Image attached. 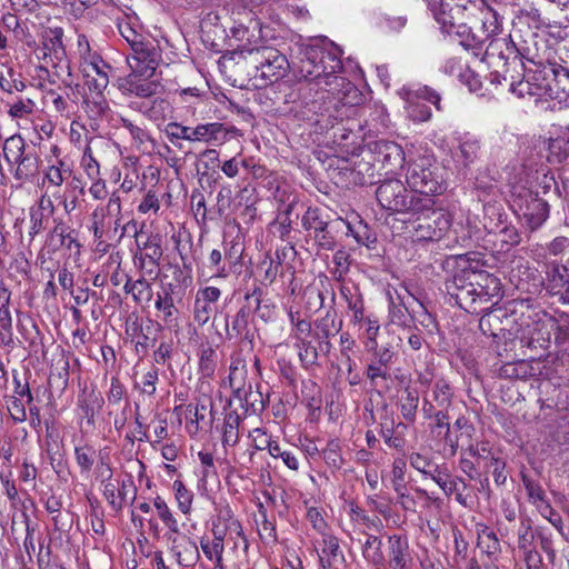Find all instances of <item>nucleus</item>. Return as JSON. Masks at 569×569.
Instances as JSON below:
<instances>
[{
    "mask_svg": "<svg viewBox=\"0 0 569 569\" xmlns=\"http://www.w3.org/2000/svg\"><path fill=\"white\" fill-rule=\"evenodd\" d=\"M342 51L332 42L310 43L299 47L297 72L308 81L300 88L301 117L333 128L337 121L358 114L362 101L361 91L346 78L342 71Z\"/></svg>",
    "mask_w": 569,
    "mask_h": 569,
    "instance_id": "1",
    "label": "nucleus"
},
{
    "mask_svg": "<svg viewBox=\"0 0 569 569\" xmlns=\"http://www.w3.org/2000/svg\"><path fill=\"white\" fill-rule=\"evenodd\" d=\"M536 66L542 62L537 53L526 48H518L510 36L493 39L487 46L483 61L491 69L488 79L491 84H507L509 91L519 98L540 97L538 87H530L525 77V62Z\"/></svg>",
    "mask_w": 569,
    "mask_h": 569,
    "instance_id": "2",
    "label": "nucleus"
},
{
    "mask_svg": "<svg viewBox=\"0 0 569 569\" xmlns=\"http://www.w3.org/2000/svg\"><path fill=\"white\" fill-rule=\"evenodd\" d=\"M231 33L240 41L233 53L252 68L250 74L257 87L270 86L286 77L290 69L289 61L277 48L264 43L258 21H251L250 26H234Z\"/></svg>",
    "mask_w": 569,
    "mask_h": 569,
    "instance_id": "3",
    "label": "nucleus"
},
{
    "mask_svg": "<svg viewBox=\"0 0 569 569\" xmlns=\"http://www.w3.org/2000/svg\"><path fill=\"white\" fill-rule=\"evenodd\" d=\"M406 182L413 191L425 196H437L445 192L447 184L443 168L427 149L409 151Z\"/></svg>",
    "mask_w": 569,
    "mask_h": 569,
    "instance_id": "4",
    "label": "nucleus"
},
{
    "mask_svg": "<svg viewBox=\"0 0 569 569\" xmlns=\"http://www.w3.org/2000/svg\"><path fill=\"white\" fill-rule=\"evenodd\" d=\"M63 30L50 28L42 36V44L36 49L34 54L41 61L40 69L52 74L67 87L72 84V74L66 49L62 43Z\"/></svg>",
    "mask_w": 569,
    "mask_h": 569,
    "instance_id": "5",
    "label": "nucleus"
},
{
    "mask_svg": "<svg viewBox=\"0 0 569 569\" xmlns=\"http://www.w3.org/2000/svg\"><path fill=\"white\" fill-rule=\"evenodd\" d=\"M426 207L410 211L416 219L411 222L412 237L417 241H438L451 227L450 216L441 210L432 209L431 199H422Z\"/></svg>",
    "mask_w": 569,
    "mask_h": 569,
    "instance_id": "6",
    "label": "nucleus"
},
{
    "mask_svg": "<svg viewBox=\"0 0 569 569\" xmlns=\"http://www.w3.org/2000/svg\"><path fill=\"white\" fill-rule=\"evenodd\" d=\"M81 72L86 79V86L94 93L92 100L86 99L87 107L94 116L104 113L108 103L102 92L109 84V73L111 67L102 59L100 54L91 57L84 62H80Z\"/></svg>",
    "mask_w": 569,
    "mask_h": 569,
    "instance_id": "7",
    "label": "nucleus"
},
{
    "mask_svg": "<svg viewBox=\"0 0 569 569\" xmlns=\"http://www.w3.org/2000/svg\"><path fill=\"white\" fill-rule=\"evenodd\" d=\"M122 219V202L119 193L113 191L107 203L97 206L91 212V230L98 246L103 244V239H113L118 234Z\"/></svg>",
    "mask_w": 569,
    "mask_h": 569,
    "instance_id": "8",
    "label": "nucleus"
},
{
    "mask_svg": "<svg viewBox=\"0 0 569 569\" xmlns=\"http://www.w3.org/2000/svg\"><path fill=\"white\" fill-rule=\"evenodd\" d=\"M376 197L385 210L390 212L418 211L426 207L422 198L410 196L399 179H387L376 190Z\"/></svg>",
    "mask_w": 569,
    "mask_h": 569,
    "instance_id": "9",
    "label": "nucleus"
},
{
    "mask_svg": "<svg viewBox=\"0 0 569 569\" xmlns=\"http://www.w3.org/2000/svg\"><path fill=\"white\" fill-rule=\"evenodd\" d=\"M511 208L531 230L539 228L549 217L548 202L526 188L513 191Z\"/></svg>",
    "mask_w": 569,
    "mask_h": 569,
    "instance_id": "10",
    "label": "nucleus"
},
{
    "mask_svg": "<svg viewBox=\"0 0 569 569\" xmlns=\"http://www.w3.org/2000/svg\"><path fill=\"white\" fill-rule=\"evenodd\" d=\"M446 290L455 302L469 313H480L486 309L480 306L477 288L467 267L458 269L453 277L446 281Z\"/></svg>",
    "mask_w": 569,
    "mask_h": 569,
    "instance_id": "11",
    "label": "nucleus"
},
{
    "mask_svg": "<svg viewBox=\"0 0 569 569\" xmlns=\"http://www.w3.org/2000/svg\"><path fill=\"white\" fill-rule=\"evenodd\" d=\"M400 96L406 101L408 117L415 122L428 121L431 117V109L421 100L432 103L440 110L439 93L427 86L417 89L402 88Z\"/></svg>",
    "mask_w": 569,
    "mask_h": 569,
    "instance_id": "12",
    "label": "nucleus"
},
{
    "mask_svg": "<svg viewBox=\"0 0 569 569\" xmlns=\"http://www.w3.org/2000/svg\"><path fill=\"white\" fill-rule=\"evenodd\" d=\"M552 316L545 315L538 320L527 321L521 325L517 338L522 348L531 351H545L551 341Z\"/></svg>",
    "mask_w": 569,
    "mask_h": 569,
    "instance_id": "13",
    "label": "nucleus"
},
{
    "mask_svg": "<svg viewBox=\"0 0 569 569\" xmlns=\"http://www.w3.org/2000/svg\"><path fill=\"white\" fill-rule=\"evenodd\" d=\"M132 53L127 57L131 73L139 74L140 78L150 79L161 60L159 47L151 40L131 49Z\"/></svg>",
    "mask_w": 569,
    "mask_h": 569,
    "instance_id": "14",
    "label": "nucleus"
},
{
    "mask_svg": "<svg viewBox=\"0 0 569 569\" xmlns=\"http://www.w3.org/2000/svg\"><path fill=\"white\" fill-rule=\"evenodd\" d=\"M302 227L313 231V237L321 249L332 250L335 237L329 229V221L318 208H308L302 217Z\"/></svg>",
    "mask_w": 569,
    "mask_h": 569,
    "instance_id": "15",
    "label": "nucleus"
},
{
    "mask_svg": "<svg viewBox=\"0 0 569 569\" xmlns=\"http://www.w3.org/2000/svg\"><path fill=\"white\" fill-rule=\"evenodd\" d=\"M54 227L48 232L46 237L44 248L49 253H56L61 248L69 251L76 249L80 251V243L77 240L76 231L67 226L62 220H54Z\"/></svg>",
    "mask_w": 569,
    "mask_h": 569,
    "instance_id": "16",
    "label": "nucleus"
},
{
    "mask_svg": "<svg viewBox=\"0 0 569 569\" xmlns=\"http://www.w3.org/2000/svg\"><path fill=\"white\" fill-rule=\"evenodd\" d=\"M170 541V551L174 556L177 562L182 567H193L200 560L199 548L191 538L186 535L167 533Z\"/></svg>",
    "mask_w": 569,
    "mask_h": 569,
    "instance_id": "17",
    "label": "nucleus"
},
{
    "mask_svg": "<svg viewBox=\"0 0 569 569\" xmlns=\"http://www.w3.org/2000/svg\"><path fill=\"white\" fill-rule=\"evenodd\" d=\"M387 557L390 569H411L413 559L408 538L402 535L389 536Z\"/></svg>",
    "mask_w": 569,
    "mask_h": 569,
    "instance_id": "18",
    "label": "nucleus"
},
{
    "mask_svg": "<svg viewBox=\"0 0 569 569\" xmlns=\"http://www.w3.org/2000/svg\"><path fill=\"white\" fill-rule=\"evenodd\" d=\"M469 276L477 288L480 306L490 302L501 296L500 280L487 271H477L471 266L467 267Z\"/></svg>",
    "mask_w": 569,
    "mask_h": 569,
    "instance_id": "19",
    "label": "nucleus"
},
{
    "mask_svg": "<svg viewBox=\"0 0 569 569\" xmlns=\"http://www.w3.org/2000/svg\"><path fill=\"white\" fill-rule=\"evenodd\" d=\"M539 431L551 443L563 445L569 440V426L563 417L551 411L543 419L539 420Z\"/></svg>",
    "mask_w": 569,
    "mask_h": 569,
    "instance_id": "20",
    "label": "nucleus"
},
{
    "mask_svg": "<svg viewBox=\"0 0 569 569\" xmlns=\"http://www.w3.org/2000/svg\"><path fill=\"white\" fill-rule=\"evenodd\" d=\"M118 127L124 128L131 138L132 146L142 153L150 154L154 151L157 142L143 123H137L134 120L120 116L117 119Z\"/></svg>",
    "mask_w": 569,
    "mask_h": 569,
    "instance_id": "21",
    "label": "nucleus"
},
{
    "mask_svg": "<svg viewBox=\"0 0 569 569\" xmlns=\"http://www.w3.org/2000/svg\"><path fill=\"white\" fill-rule=\"evenodd\" d=\"M455 159L465 167L473 163L480 154L481 141L470 132H456Z\"/></svg>",
    "mask_w": 569,
    "mask_h": 569,
    "instance_id": "22",
    "label": "nucleus"
},
{
    "mask_svg": "<svg viewBox=\"0 0 569 569\" xmlns=\"http://www.w3.org/2000/svg\"><path fill=\"white\" fill-rule=\"evenodd\" d=\"M319 561L322 569H341L345 565V555L339 540L333 535H325L319 542Z\"/></svg>",
    "mask_w": 569,
    "mask_h": 569,
    "instance_id": "23",
    "label": "nucleus"
},
{
    "mask_svg": "<svg viewBox=\"0 0 569 569\" xmlns=\"http://www.w3.org/2000/svg\"><path fill=\"white\" fill-rule=\"evenodd\" d=\"M315 327V339L319 342V350L323 356H327L332 348L330 339L339 333L342 321L338 320L336 315L328 312L323 318L316 321Z\"/></svg>",
    "mask_w": 569,
    "mask_h": 569,
    "instance_id": "24",
    "label": "nucleus"
},
{
    "mask_svg": "<svg viewBox=\"0 0 569 569\" xmlns=\"http://www.w3.org/2000/svg\"><path fill=\"white\" fill-rule=\"evenodd\" d=\"M136 242L138 248L144 251L134 254V261L139 262V268L144 269L147 263L152 268L159 267L163 253L160 237L158 234H149L144 241H140L139 238Z\"/></svg>",
    "mask_w": 569,
    "mask_h": 569,
    "instance_id": "25",
    "label": "nucleus"
},
{
    "mask_svg": "<svg viewBox=\"0 0 569 569\" xmlns=\"http://www.w3.org/2000/svg\"><path fill=\"white\" fill-rule=\"evenodd\" d=\"M370 352L372 353V357L367 367V378L371 383H377L378 379H389L390 375L388 372V368L392 362L395 352L389 347H383L381 349L377 348L376 351Z\"/></svg>",
    "mask_w": 569,
    "mask_h": 569,
    "instance_id": "26",
    "label": "nucleus"
},
{
    "mask_svg": "<svg viewBox=\"0 0 569 569\" xmlns=\"http://www.w3.org/2000/svg\"><path fill=\"white\" fill-rule=\"evenodd\" d=\"M471 18H475L481 22V28L487 39H500L497 37L502 31V17L498 10L490 4L487 0L483 2V8H479Z\"/></svg>",
    "mask_w": 569,
    "mask_h": 569,
    "instance_id": "27",
    "label": "nucleus"
},
{
    "mask_svg": "<svg viewBox=\"0 0 569 569\" xmlns=\"http://www.w3.org/2000/svg\"><path fill=\"white\" fill-rule=\"evenodd\" d=\"M377 160L389 170L402 167L406 154L402 147L393 141L381 140L376 143Z\"/></svg>",
    "mask_w": 569,
    "mask_h": 569,
    "instance_id": "28",
    "label": "nucleus"
},
{
    "mask_svg": "<svg viewBox=\"0 0 569 569\" xmlns=\"http://www.w3.org/2000/svg\"><path fill=\"white\" fill-rule=\"evenodd\" d=\"M229 130L220 122L201 123L192 128V142L222 144L228 138Z\"/></svg>",
    "mask_w": 569,
    "mask_h": 569,
    "instance_id": "29",
    "label": "nucleus"
},
{
    "mask_svg": "<svg viewBox=\"0 0 569 569\" xmlns=\"http://www.w3.org/2000/svg\"><path fill=\"white\" fill-rule=\"evenodd\" d=\"M252 307L249 305L242 306L238 312L232 317L231 322H227L226 335L228 339L249 340L252 339V333L249 329V320Z\"/></svg>",
    "mask_w": 569,
    "mask_h": 569,
    "instance_id": "30",
    "label": "nucleus"
},
{
    "mask_svg": "<svg viewBox=\"0 0 569 569\" xmlns=\"http://www.w3.org/2000/svg\"><path fill=\"white\" fill-rule=\"evenodd\" d=\"M130 107L152 121L163 120L171 112L169 100L161 97H154L142 102H131Z\"/></svg>",
    "mask_w": 569,
    "mask_h": 569,
    "instance_id": "31",
    "label": "nucleus"
},
{
    "mask_svg": "<svg viewBox=\"0 0 569 569\" xmlns=\"http://www.w3.org/2000/svg\"><path fill=\"white\" fill-rule=\"evenodd\" d=\"M363 559L376 569H385L386 557L382 540L378 536L365 533V541L359 540Z\"/></svg>",
    "mask_w": 569,
    "mask_h": 569,
    "instance_id": "32",
    "label": "nucleus"
},
{
    "mask_svg": "<svg viewBox=\"0 0 569 569\" xmlns=\"http://www.w3.org/2000/svg\"><path fill=\"white\" fill-rule=\"evenodd\" d=\"M54 210L53 202L50 198H46L42 196L39 200L38 207L30 208V228H29V237L34 239L36 236L41 233L47 226L48 217L46 216V211L48 213H52Z\"/></svg>",
    "mask_w": 569,
    "mask_h": 569,
    "instance_id": "33",
    "label": "nucleus"
},
{
    "mask_svg": "<svg viewBox=\"0 0 569 569\" xmlns=\"http://www.w3.org/2000/svg\"><path fill=\"white\" fill-rule=\"evenodd\" d=\"M449 36L455 38L466 50H471L476 56L483 47V39L478 37L466 23H459L449 30Z\"/></svg>",
    "mask_w": 569,
    "mask_h": 569,
    "instance_id": "34",
    "label": "nucleus"
},
{
    "mask_svg": "<svg viewBox=\"0 0 569 569\" xmlns=\"http://www.w3.org/2000/svg\"><path fill=\"white\" fill-rule=\"evenodd\" d=\"M10 167L16 166L13 176L18 180H26L31 178L38 170L39 158L36 152L27 150V148L18 154L16 161H7Z\"/></svg>",
    "mask_w": 569,
    "mask_h": 569,
    "instance_id": "35",
    "label": "nucleus"
},
{
    "mask_svg": "<svg viewBox=\"0 0 569 569\" xmlns=\"http://www.w3.org/2000/svg\"><path fill=\"white\" fill-rule=\"evenodd\" d=\"M415 313L409 311L408 307L405 305L402 299L399 301H395L390 298L389 308H388V318L392 325H396L403 329H410L415 323Z\"/></svg>",
    "mask_w": 569,
    "mask_h": 569,
    "instance_id": "36",
    "label": "nucleus"
},
{
    "mask_svg": "<svg viewBox=\"0 0 569 569\" xmlns=\"http://www.w3.org/2000/svg\"><path fill=\"white\" fill-rule=\"evenodd\" d=\"M154 308L161 313V320L166 326H170L176 320L178 309L173 302L171 286L157 292Z\"/></svg>",
    "mask_w": 569,
    "mask_h": 569,
    "instance_id": "37",
    "label": "nucleus"
},
{
    "mask_svg": "<svg viewBox=\"0 0 569 569\" xmlns=\"http://www.w3.org/2000/svg\"><path fill=\"white\" fill-rule=\"evenodd\" d=\"M139 74L130 73L127 78L123 79L121 89L140 98H152L156 94L158 84L152 81L137 80Z\"/></svg>",
    "mask_w": 569,
    "mask_h": 569,
    "instance_id": "38",
    "label": "nucleus"
},
{
    "mask_svg": "<svg viewBox=\"0 0 569 569\" xmlns=\"http://www.w3.org/2000/svg\"><path fill=\"white\" fill-rule=\"evenodd\" d=\"M419 406V393L417 389L411 387L403 388L401 396L399 398V408L402 418L409 422L413 423L416 421L417 410Z\"/></svg>",
    "mask_w": 569,
    "mask_h": 569,
    "instance_id": "39",
    "label": "nucleus"
},
{
    "mask_svg": "<svg viewBox=\"0 0 569 569\" xmlns=\"http://www.w3.org/2000/svg\"><path fill=\"white\" fill-rule=\"evenodd\" d=\"M200 548L213 569H226L223 565L224 543L212 541L209 536H203L200 539Z\"/></svg>",
    "mask_w": 569,
    "mask_h": 569,
    "instance_id": "40",
    "label": "nucleus"
},
{
    "mask_svg": "<svg viewBox=\"0 0 569 569\" xmlns=\"http://www.w3.org/2000/svg\"><path fill=\"white\" fill-rule=\"evenodd\" d=\"M548 160L556 163L569 161V131H565L557 138H552L548 146Z\"/></svg>",
    "mask_w": 569,
    "mask_h": 569,
    "instance_id": "41",
    "label": "nucleus"
},
{
    "mask_svg": "<svg viewBox=\"0 0 569 569\" xmlns=\"http://www.w3.org/2000/svg\"><path fill=\"white\" fill-rule=\"evenodd\" d=\"M356 355V340L350 336L349 332H342L340 335V359L342 365L347 368L349 375H351L357 368V362L355 360Z\"/></svg>",
    "mask_w": 569,
    "mask_h": 569,
    "instance_id": "42",
    "label": "nucleus"
},
{
    "mask_svg": "<svg viewBox=\"0 0 569 569\" xmlns=\"http://www.w3.org/2000/svg\"><path fill=\"white\" fill-rule=\"evenodd\" d=\"M123 289L132 296L136 303L149 302L152 298L151 283L143 277L137 280L128 279Z\"/></svg>",
    "mask_w": 569,
    "mask_h": 569,
    "instance_id": "43",
    "label": "nucleus"
},
{
    "mask_svg": "<svg viewBox=\"0 0 569 569\" xmlns=\"http://www.w3.org/2000/svg\"><path fill=\"white\" fill-rule=\"evenodd\" d=\"M240 416L236 411H230L223 419L222 427V446L233 447L239 441Z\"/></svg>",
    "mask_w": 569,
    "mask_h": 569,
    "instance_id": "44",
    "label": "nucleus"
},
{
    "mask_svg": "<svg viewBox=\"0 0 569 569\" xmlns=\"http://www.w3.org/2000/svg\"><path fill=\"white\" fill-rule=\"evenodd\" d=\"M368 110L370 111L369 118L366 119L365 126L359 124L361 129L367 128L369 132H379L387 128L388 114L383 106L365 107L361 109L362 114H366Z\"/></svg>",
    "mask_w": 569,
    "mask_h": 569,
    "instance_id": "45",
    "label": "nucleus"
},
{
    "mask_svg": "<svg viewBox=\"0 0 569 569\" xmlns=\"http://www.w3.org/2000/svg\"><path fill=\"white\" fill-rule=\"evenodd\" d=\"M295 347L298 349L300 362L306 369L315 366L318 361L319 355H322L319 350V342L313 345V342L308 338L296 341Z\"/></svg>",
    "mask_w": 569,
    "mask_h": 569,
    "instance_id": "46",
    "label": "nucleus"
},
{
    "mask_svg": "<svg viewBox=\"0 0 569 569\" xmlns=\"http://www.w3.org/2000/svg\"><path fill=\"white\" fill-rule=\"evenodd\" d=\"M172 492L174 495V499H176L178 509L184 516L190 515L191 510H192L193 498H194L193 491L188 489L186 487V485L180 479H176L172 482Z\"/></svg>",
    "mask_w": 569,
    "mask_h": 569,
    "instance_id": "47",
    "label": "nucleus"
},
{
    "mask_svg": "<svg viewBox=\"0 0 569 569\" xmlns=\"http://www.w3.org/2000/svg\"><path fill=\"white\" fill-rule=\"evenodd\" d=\"M477 546L488 556H496L500 552V542L495 531L487 526L478 528Z\"/></svg>",
    "mask_w": 569,
    "mask_h": 569,
    "instance_id": "48",
    "label": "nucleus"
},
{
    "mask_svg": "<svg viewBox=\"0 0 569 569\" xmlns=\"http://www.w3.org/2000/svg\"><path fill=\"white\" fill-rule=\"evenodd\" d=\"M447 495L450 496L458 490V482H461L462 489H466L467 483L461 477H451L447 468L436 469L431 478Z\"/></svg>",
    "mask_w": 569,
    "mask_h": 569,
    "instance_id": "49",
    "label": "nucleus"
},
{
    "mask_svg": "<svg viewBox=\"0 0 569 569\" xmlns=\"http://www.w3.org/2000/svg\"><path fill=\"white\" fill-rule=\"evenodd\" d=\"M71 173L69 167L62 161L58 160L57 163L50 164L43 174V183L49 187L59 188L63 184L66 178Z\"/></svg>",
    "mask_w": 569,
    "mask_h": 569,
    "instance_id": "50",
    "label": "nucleus"
},
{
    "mask_svg": "<svg viewBox=\"0 0 569 569\" xmlns=\"http://www.w3.org/2000/svg\"><path fill=\"white\" fill-rule=\"evenodd\" d=\"M93 141V138H86V144L82 150V157L80 160V167L87 174V177L90 178H98L101 176L100 171V163L93 156V151L91 148V142Z\"/></svg>",
    "mask_w": 569,
    "mask_h": 569,
    "instance_id": "51",
    "label": "nucleus"
},
{
    "mask_svg": "<svg viewBox=\"0 0 569 569\" xmlns=\"http://www.w3.org/2000/svg\"><path fill=\"white\" fill-rule=\"evenodd\" d=\"M153 507L157 510L158 517L163 522V525L169 529V533H179V522L173 516V512L168 507L164 499L160 496H157L153 499Z\"/></svg>",
    "mask_w": 569,
    "mask_h": 569,
    "instance_id": "52",
    "label": "nucleus"
},
{
    "mask_svg": "<svg viewBox=\"0 0 569 569\" xmlns=\"http://www.w3.org/2000/svg\"><path fill=\"white\" fill-rule=\"evenodd\" d=\"M217 368V352L209 346H201L199 352V370L204 378H211Z\"/></svg>",
    "mask_w": 569,
    "mask_h": 569,
    "instance_id": "53",
    "label": "nucleus"
},
{
    "mask_svg": "<svg viewBox=\"0 0 569 569\" xmlns=\"http://www.w3.org/2000/svg\"><path fill=\"white\" fill-rule=\"evenodd\" d=\"M567 286H569V258L555 267L550 279V290L552 295L558 296Z\"/></svg>",
    "mask_w": 569,
    "mask_h": 569,
    "instance_id": "54",
    "label": "nucleus"
},
{
    "mask_svg": "<svg viewBox=\"0 0 569 569\" xmlns=\"http://www.w3.org/2000/svg\"><path fill=\"white\" fill-rule=\"evenodd\" d=\"M452 390L450 383L443 379H437L432 389V399L441 408L448 409L451 406Z\"/></svg>",
    "mask_w": 569,
    "mask_h": 569,
    "instance_id": "55",
    "label": "nucleus"
},
{
    "mask_svg": "<svg viewBox=\"0 0 569 569\" xmlns=\"http://www.w3.org/2000/svg\"><path fill=\"white\" fill-rule=\"evenodd\" d=\"M341 450V443L338 439H330L327 442L326 448L322 450V457L329 467L335 469H340L342 467L345 461Z\"/></svg>",
    "mask_w": 569,
    "mask_h": 569,
    "instance_id": "56",
    "label": "nucleus"
},
{
    "mask_svg": "<svg viewBox=\"0 0 569 569\" xmlns=\"http://www.w3.org/2000/svg\"><path fill=\"white\" fill-rule=\"evenodd\" d=\"M79 407L82 409L83 415L89 420H92L103 405V399L94 391L84 395L78 400Z\"/></svg>",
    "mask_w": 569,
    "mask_h": 569,
    "instance_id": "57",
    "label": "nucleus"
},
{
    "mask_svg": "<svg viewBox=\"0 0 569 569\" xmlns=\"http://www.w3.org/2000/svg\"><path fill=\"white\" fill-rule=\"evenodd\" d=\"M535 535L531 527V521L528 518H520L517 528V545L522 550H530L533 547Z\"/></svg>",
    "mask_w": 569,
    "mask_h": 569,
    "instance_id": "58",
    "label": "nucleus"
},
{
    "mask_svg": "<svg viewBox=\"0 0 569 569\" xmlns=\"http://www.w3.org/2000/svg\"><path fill=\"white\" fill-rule=\"evenodd\" d=\"M409 463L426 478H432V473L436 472V469L440 468L438 465H435L429 457L420 452H412L409 456Z\"/></svg>",
    "mask_w": 569,
    "mask_h": 569,
    "instance_id": "59",
    "label": "nucleus"
},
{
    "mask_svg": "<svg viewBox=\"0 0 569 569\" xmlns=\"http://www.w3.org/2000/svg\"><path fill=\"white\" fill-rule=\"evenodd\" d=\"M269 455L274 459H281L283 465L292 471H298L300 468L298 457L292 451L283 449L278 441L270 447Z\"/></svg>",
    "mask_w": 569,
    "mask_h": 569,
    "instance_id": "60",
    "label": "nucleus"
},
{
    "mask_svg": "<svg viewBox=\"0 0 569 569\" xmlns=\"http://www.w3.org/2000/svg\"><path fill=\"white\" fill-rule=\"evenodd\" d=\"M74 456L81 472H89L94 463L96 450L89 445L76 446Z\"/></svg>",
    "mask_w": 569,
    "mask_h": 569,
    "instance_id": "61",
    "label": "nucleus"
},
{
    "mask_svg": "<svg viewBox=\"0 0 569 569\" xmlns=\"http://www.w3.org/2000/svg\"><path fill=\"white\" fill-rule=\"evenodd\" d=\"M159 381V369L152 367L149 371H147L140 382L134 383V389L139 390L140 393L147 395L149 397L153 396L157 390V383Z\"/></svg>",
    "mask_w": 569,
    "mask_h": 569,
    "instance_id": "62",
    "label": "nucleus"
},
{
    "mask_svg": "<svg viewBox=\"0 0 569 569\" xmlns=\"http://www.w3.org/2000/svg\"><path fill=\"white\" fill-rule=\"evenodd\" d=\"M9 116L13 119L27 118L36 110V102L30 98H19L17 101L8 103Z\"/></svg>",
    "mask_w": 569,
    "mask_h": 569,
    "instance_id": "63",
    "label": "nucleus"
},
{
    "mask_svg": "<svg viewBox=\"0 0 569 569\" xmlns=\"http://www.w3.org/2000/svg\"><path fill=\"white\" fill-rule=\"evenodd\" d=\"M552 329L558 345L569 342V313L562 312L552 317Z\"/></svg>",
    "mask_w": 569,
    "mask_h": 569,
    "instance_id": "64",
    "label": "nucleus"
}]
</instances>
